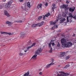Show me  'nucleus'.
Listing matches in <instances>:
<instances>
[{"instance_id":"obj_1","label":"nucleus","mask_w":76,"mask_h":76,"mask_svg":"<svg viewBox=\"0 0 76 76\" xmlns=\"http://www.w3.org/2000/svg\"><path fill=\"white\" fill-rule=\"evenodd\" d=\"M61 44H62V47L63 48H65V46L67 43L66 40L63 38L61 39Z\"/></svg>"},{"instance_id":"obj_2","label":"nucleus","mask_w":76,"mask_h":76,"mask_svg":"<svg viewBox=\"0 0 76 76\" xmlns=\"http://www.w3.org/2000/svg\"><path fill=\"white\" fill-rule=\"evenodd\" d=\"M59 73H61V74L60 75H58V76H69V74L68 73H65L64 72H63V71H61L60 72H59Z\"/></svg>"},{"instance_id":"obj_3","label":"nucleus","mask_w":76,"mask_h":76,"mask_svg":"<svg viewBox=\"0 0 76 76\" xmlns=\"http://www.w3.org/2000/svg\"><path fill=\"white\" fill-rule=\"evenodd\" d=\"M42 48H40L38 49L35 52V54H38V55H40V53L42 52Z\"/></svg>"},{"instance_id":"obj_4","label":"nucleus","mask_w":76,"mask_h":76,"mask_svg":"<svg viewBox=\"0 0 76 76\" xmlns=\"http://www.w3.org/2000/svg\"><path fill=\"white\" fill-rule=\"evenodd\" d=\"M51 62H52L50 64L47 65L46 66V69H48L49 67H51V66L53 65V64H54L55 63H54V59H52L51 60Z\"/></svg>"},{"instance_id":"obj_5","label":"nucleus","mask_w":76,"mask_h":76,"mask_svg":"<svg viewBox=\"0 0 76 76\" xmlns=\"http://www.w3.org/2000/svg\"><path fill=\"white\" fill-rule=\"evenodd\" d=\"M72 45H73V44L72 42H67L66 43L65 47H66L67 48V47H71Z\"/></svg>"},{"instance_id":"obj_6","label":"nucleus","mask_w":76,"mask_h":76,"mask_svg":"<svg viewBox=\"0 0 76 76\" xmlns=\"http://www.w3.org/2000/svg\"><path fill=\"white\" fill-rule=\"evenodd\" d=\"M69 16H68L66 18V19L67 20V22H69V18H74V17L73 16V15H72V13H69Z\"/></svg>"},{"instance_id":"obj_7","label":"nucleus","mask_w":76,"mask_h":76,"mask_svg":"<svg viewBox=\"0 0 76 76\" xmlns=\"http://www.w3.org/2000/svg\"><path fill=\"white\" fill-rule=\"evenodd\" d=\"M67 6H68V5H63L61 6V8L64 9L65 10H66L67 9Z\"/></svg>"},{"instance_id":"obj_8","label":"nucleus","mask_w":76,"mask_h":76,"mask_svg":"<svg viewBox=\"0 0 76 76\" xmlns=\"http://www.w3.org/2000/svg\"><path fill=\"white\" fill-rule=\"evenodd\" d=\"M20 37L22 38H25L26 37V34L23 32H22L21 33Z\"/></svg>"},{"instance_id":"obj_9","label":"nucleus","mask_w":76,"mask_h":76,"mask_svg":"<svg viewBox=\"0 0 76 76\" xmlns=\"http://www.w3.org/2000/svg\"><path fill=\"white\" fill-rule=\"evenodd\" d=\"M1 34H7V35H13V34L10 33H8L6 32H3L1 31Z\"/></svg>"},{"instance_id":"obj_10","label":"nucleus","mask_w":76,"mask_h":76,"mask_svg":"<svg viewBox=\"0 0 76 76\" xmlns=\"http://www.w3.org/2000/svg\"><path fill=\"white\" fill-rule=\"evenodd\" d=\"M63 18L61 17V15L60 14H59L58 15V17L56 18V22H58V21L60 20V19H61Z\"/></svg>"},{"instance_id":"obj_11","label":"nucleus","mask_w":76,"mask_h":76,"mask_svg":"<svg viewBox=\"0 0 76 76\" xmlns=\"http://www.w3.org/2000/svg\"><path fill=\"white\" fill-rule=\"evenodd\" d=\"M25 54V53H24V50H22L21 52H20L19 53V56H22L23 55H24Z\"/></svg>"},{"instance_id":"obj_12","label":"nucleus","mask_w":76,"mask_h":76,"mask_svg":"<svg viewBox=\"0 0 76 76\" xmlns=\"http://www.w3.org/2000/svg\"><path fill=\"white\" fill-rule=\"evenodd\" d=\"M4 12L5 15L7 16V17H10V15H9V13H8V12H7L6 10H4Z\"/></svg>"},{"instance_id":"obj_13","label":"nucleus","mask_w":76,"mask_h":76,"mask_svg":"<svg viewBox=\"0 0 76 76\" xmlns=\"http://www.w3.org/2000/svg\"><path fill=\"white\" fill-rule=\"evenodd\" d=\"M36 45V43H33V44H32V45H31L27 47V49H30V48H32V47L33 46H34V45Z\"/></svg>"},{"instance_id":"obj_14","label":"nucleus","mask_w":76,"mask_h":76,"mask_svg":"<svg viewBox=\"0 0 76 76\" xmlns=\"http://www.w3.org/2000/svg\"><path fill=\"white\" fill-rule=\"evenodd\" d=\"M26 5L25 4L22 5V8L23 10H28V9L26 8Z\"/></svg>"},{"instance_id":"obj_15","label":"nucleus","mask_w":76,"mask_h":76,"mask_svg":"<svg viewBox=\"0 0 76 76\" xmlns=\"http://www.w3.org/2000/svg\"><path fill=\"white\" fill-rule=\"evenodd\" d=\"M57 22L55 21V22L53 21H50V23L51 25H56V23H57Z\"/></svg>"},{"instance_id":"obj_16","label":"nucleus","mask_w":76,"mask_h":76,"mask_svg":"<svg viewBox=\"0 0 76 76\" xmlns=\"http://www.w3.org/2000/svg\"><path fill=\"white\" fill-rule=\"evenodd\" d=\"M69 11L70 12H74V11L75 10V7H74L73 8H69Z\"/></svg>"},{"instance_id":"obj_17","label":"nucleus","mask_w":76,"mask_h":76,"mask_svg":"<svg viewBox=\"0 0 76 76\" xmlns=\"http://www.w3.org/2000/svg\"><path fill=\"white\" fill-rule=\"evenodd\" d=\"M37 55H34L31 58V59H33V60H35V59H36V58H37Z\"/></svg>"},{"instance_id":"obj_18","label":"nucleus","mask_w":76,"mask_h":76,"mask_svg":"<svg viewBox=\"0 0 76 76\" xmlns=\"http://www.w3.org/2000/svg\"><path fill=\"white\" fill-rule=\"evenodd\" d=\"M61 19V20H60V23H63V22L65 20V18H62Z\"/></svg>"},{"instance_id":"obj_19","label":"nucleus","mask_w":76,"mask_h":76,"mask_svg":"<svg viewBox=\"0 0 76 76\" xmlns=\"http://www.w3.org/2000/svg\"><path fill=\"white\" fill-rule=\"evenodd\" d=\"M10 5L8 3L7 4L5 5V7L7 9H8V8H9L10 7Z\"/></svg>"},{"instance_id":"obj_20","label":"nucleus","mask_w":76,"mask_h":76,"mask_svg":"<svg viewBox=\"0 0 76 76\" xmlns=\"http://www.w3.org/2000/svg\"><path fill=\"white\" fill-rule=\"evenodd\" d=\"M29 71H28V72L27 73H26L24 75L22 76H28L29 75Z\"/></svg>"},{"instance_id":"obj_21","label":"nucleus","mask_w":76,"mask_h":76,"mask_svg":"<svg viewBox=\"0 0 76 76\" xmlns=\"http://www.w3.org/2000/svg\"><path fill=\"white\" fill-rule=\"evenodd\" d=\"M37 9H39V8H41L42 7V4H39L37 6Z\"/></svg>"},{"instance_id":"obj_22","label":"nucleus","mask_w":76,"mask_h":76,"mask_svg":"<svg viewBox=\"0 0 76 76\" xmlns=\"http://www.w3.org/2000/svg\"><path fill=\"white\" fill-rule=\"evenodd\" d=\"M65 52H64L62 53H61L60 55V57H63V56L65 55Z\"/></svg>"},{"instance_id":"obj_23","label":"nucleus","mask_w":76,"mask_h":76,"mask_svg":"<svg viewBox=\"0 0 76 76\" xmlns=\"http://www.w3.org/2000/svg\"><path fill=\"white\" fill-rule=\"evenodd\" d=\"M6 24H7L8 25H12V23L9 22V21H6Z\"/></svg>"},{"instance_id":"obj_24","label":"nucleus","mask_w":76,"mask_h":76,"mask_svg":"<svg viewBox=\"0 0 76 76\" xmlns=\"http://www.w3.org/2000/svg\"><path fill=\"white\" fill-rule=\"evenodd\" d=\"M37 26H38L37 24H34L32 25L31 26V27H32V28H35V27H37Z\"/></svg>"},{"instance_id":"obj_25","label":"nucleus","mask_w":76,"mask_h":76,"mask_svg":"<svg viewBox=\"0 0 76 76\" xmlns=\"http://www.w3.org/2000/svg\"><path fill=\"white\" fill-rule=\"evenodd\" d=\"M37 26H42L43 25V23L41 22L40 23H39L38 24H37Z\"/></svg>"},{"instance_id":"obj_26","label":"nucleus","mask_w":76,"mask_h":76,"mask_svg":"<svg viewBox=\"0 0 76 76\" xmlns=\"http://www.w3.org/2000/svg\"><path fill=\"white\" fill-rule=\"evenodd\" d=\"M52 6L53 7H52V9L53 10V11H54V9L56 8V5L54 4H53L52 5Z\"/></svg>"},{"instance_id":"obj_27","label":"nucleus","mask_w":76,"mask_h":76,"mask_svg":"<svg viewBox=\"0 0 76 76\" xmlns=\"http://www.w3.org/2000/svg\"><path fill=\"white\" fill-rule=\"evenodd\" d=\"M27 6L28 7H31V4L29 3V2H28L27 3Z\"/></svg>"},{"instance_id":"obj_28","label":"nucleus","mask_w":76,"mask_h":76,"mask_svg":"<svg viewBox=\"0 0 76 76\" xmlns=\"http://www.w3.org/2000/svg\"><path fill=\"white\" fill-rule=\"evenodd\" d=\"M69 66H70V65L69 64H67L64 67V68L67 69V68H68Z\"/></svg>"},{"instance_id":"obj_29","label":"nucleus","mask_w":76,"mask_h":76,"mask_svg":"<svg viewBox=\"0 0 76 76\" xmlns=\"http://www.w3.org/2000/svg\"><path fill=\"white\" fill-rule=\"evenodd\" d=\"M42 18V16H39L38 18V20H41V18Z\"/></svg>"},{"instance_id":"obj_30","label":"nucleus","mask_w":76,"mask_h":76,"mask_svg":"<svg viewBox=\"0 0 76 76\" xmlns=\"http://www.w3.org/2000/svg\"><path fill=\"white\" fill-rule=\"evenodd\" d=\"M52 44V42H50L48 45V48H50L51 47V44Z\"/></svg>"},{"instance_id":"obj_31","label":"nucleus","mask_w":76,"mask_h":76,"mask_svg":"<svg viewBox=\"0 0 76 76\" xmlns=\"http://www.w3.org/2000/svg\"><path fill=\"white\" fill-rule=\"evenodd\" d=\"M12 2L13 1H10L8 3V4L11 6V4L12 3Z\"/></svg>"},{"instance_id":"obj_32","label":"nucleus","mask_w":76,"mask_h":76,"mask_svg":"<svg viewBox=\"0 0 76 76\" xmlns=\"http://www.w3.org/2000/svg\"><path fill=\"white\" fill-rule=\"evenodd\" d=\"M57 25H56L53 26V27H52V29H54V28H57Z\"/></svg>"},{"instance_id":"obj_33","label":"nucleus","mask_w":76,"mask_h":76,"mask_svg":"<svg viewBox=\"0 0 76 76\" xmlns=\"http://www.w3.org/2000/svg\"><path fill=\"white\" fill-rule=\"evenodd\" d=\"M17 22L20 23H22V22H23V21H22L21 20H19L17 21Z\"/></svg>"},{"instance_id":"obj_34","label":"nucleus","mask_w":76,"mask_h":76,"mask_svg":"<svg viewBox=\"0 0 76 76\" xmlns=\"http://www.w3.org/2000/svg\"><path fill=\"white\" fill-rule=\"evenodd\" d=\"M50 15V13H48L47 14L45 15V16L46 17H48V16Z\"/></svg>"},{"instance_id":"obj_35","label":"nucleus","mask_w":76,"mask_h":76,"mask_svg":"<svg viewBox=\"0 0 76 76\" xmlns=\"http://www.w3.org/2000/svg\"><path fill=\"white\" fill-rule=\"evenodd\" d=\"M66 14H63V17H66Z\"/></svg>"},{"instance_id":"obj_36","label":"nucleus","mask_w":76,"mask_h":76,"mask_svg":"<svg viewBox=\"0 0 76 76\" xmlns=\"http://www.w3.org/2000/svg\"><path fill=\"white\" fill-rule=\"evenodd\" d=\"M58 44L57 45V47H60V44L59 42L58 43Z\"/></svg>"},{"instance_id":"obj_37","label":"nucleus","mask_w":76,"mask_h":76,"mask_svg":"<svg viewBox=\"0 0 76 76\" xmlns=\"http://www.w3.org/2000/svg\"><path fill=\"white\" fill-rule=\"evenodd\" d=\"M69 58H70V57L69 56H67L66 58V60H68V59H69Z\"/></svg>"},{"instance_id":"obj_38","label":"nucleus","mask_w":76,"mask_h":76,"mask_svg":"<svg viewBox=\"0 0 76 76\" xmlns=\"http://www.w3.org/2000/svg\"><path fill=\"white\" fill-rule=\"evenodd\" d=\"M39 74L40 75H42V72H41L39 73Z\"/></svg>"},{"instance_id":"obj_39","label":"nucleus","mask_w":76,"mask_h":76,"mask_svg":"<svg viewBox=\"0 0 76 76\" xmlns=\"http://www.w3.org/2000/svg\"><path fill=\"white\" fill-rule=\"evenodd\" d=\"M45 5L46 6H48V3H47V2H46L45 4Z\"/></svg>"},{"instance_id":"obj_40","label":"nucleus","mask_w":76,"mask_h":76,"mask_svg":"<svg viewBox=\"0 0 76 76\" xmlns=\"http://www.w3.org/2000/svg\"><path fill=\"white\" fill-rule=\"evenodd\" d=\"M69 2H70L69 1H66V3H67V4H69Z\"/></svg>"},{"instance_id":"obj_41","label":"nucleus","mask_w":76,"mask_h":76,"mask_svg":"<svg viewBox=\"0 0 76 76\" xmlns=\"http://www.w3.org/2000/svg\"><path fill=\"white\" fill-rule=\"evenodd\" d=\"M50 53H51L53 52V50H50L49 51Z\"/></svg>"},{"instance_id":"obj_42","label":"nucleus","mask_w":76,"mask_h":76,"mask_svg":"<svg viewBox=\"0 0 76 76\" xmlns=\"http://www.w3.org/2000/svg\"><path fill=\"white\" fill-rule=\"evenodd\" d=\"M19 1H20V2H23V0H19Z\"/></svg>"},{"instance_id":"obj_43","label":"nucleus","mask_w":76,"mask_h":76,"mask_svg":"<svg viewBox=\"0 0 76 76\" xmlns=\"http://www.w3.org/2000/svg\"><path fill=\"white\" fill-rule=\"evenodd\" d=\"M49 48L50 49V50H53V48H52V47Z\"/></svg>"},{"instance_id":"obj_44","label":"nucleus","mask_w":76,"mask_h":76,"mask_svg":"<svg viewBox=\"0 0 76 76\" xmlns=\"http://www.w3.org/2000/svg\"><path fill=\"white\" fill-rule=\"evenodd\" d=\"M3 8V7L1 5L0 6V9H2Z\"/></svg>"},{"instance_id":"obj_45","label":"nucleus","mask_w":76,"mask_h":76,"mask_svg":"<svg viewBox=\"0 0 76 76\" xmlns=\"http://www.w3.org/2000/svg\"><path fill=\"white\" fill-rule=\"evenodd\" d=\"M43 19H44V20H45V15H44V16L43 18Z\"/></svg>"},{"instance_id":"obj_46","label":"nucleus","mask_w":76,"mask_h":76,"mask_svg":"<svg viewBox=\"0 0 76 76\" xmlns=\"http://www.w3.org/2000/svg\"><path fill=\"white\" fill-rule=\"evenodd\" d=\"M32 44V43L31 42V41H30L29 42V45H31Z\"/></svg>"},{"instance_id":"obj_47","label":"nucleus","mask_w":76,"mask_h":76,"mask_svg":"<svg viewBox=\"0 0 76 76\" xmlns=\"http://www.w3.org/2000/svg\"><path fill=\"white\" fill-rule=\"evenodd\" d=\"M73 19H76V15H75V17H73Z\"/></svg>"},{"instance_id":"obj_48","label":"nucleus","mask_w":76,"mask_h":76,"mask_svg":"<svg viewBox=\"0 0 76 76\" xmlns=\"http://www.w3.org/2000/svg\"><path fill=\"white\" fill-rule=\"evenodd\" d=\"M54 40H52L50 42H52H52H54Z\"/></svg>"},{"instance_id":"obj_49","label":"nucleus","mask_w":76,"mask_h":76,"mask_svg":"<svg viewBox=\"0 0 76 76\" xmlns=\"http://www.w3.org/2000/svg\"><path fill=\"white\" fill-rule=\"evenodd\" d=\"M55 45L54 43H53L52 44V45L53 46H54Z\"/></svg>"},{"instance_id":"obj_50","label":"nucleus","mask_w":76,"mask_h":76,"mask_svg":"<svg viewBox=\"0 0 76 76\" xmlns=\"http://www.w3.org/2000/svg\"><path fill=\"white\" fill-rule=\"evenodd\" d=\"M26 15H27V14H28V12H26Z\"/></svg>"},{"instance_id":"obj_51","label":"nucleus","mask_w":76,"mask_h":76,"mask_svg":"<svg viewBox=\"0 0 76 76\" xmlns=\"http://www.w3.org/2000/svg\"><path fill=\"white\" fill-rule=\"evenodd\" d=\"M28 51V50H24V52H25V53H26V52H27Z\"/></svg>"},{"instance_id":"obj_52","label":"nucleus","mask_w":76,"mask_h":76,"mask_svg":"<svg viewBox=\"0 0 76 76\" xmlns=\"http://www.w3.org/2000/svg\"><path fill=\"white\" fill-rule=\"evenodd\" d=\"M6 0H2V1H3L4 2H5V1H6Z\"/></svg>"},{"instance_id":"obj_53","label":"nucleus","mask_w":76,"mask_h":76,"mask_svg":"<svg viewBox=\"0 0 76 76\" xmlns=\"http://www.w3.org/2000/svg\"><path fill=\"white\" fill-rule=\"evenodd\" d=\"M75 34H74L73 35V37H75Z\"/></svg>"},{"instance_id":"obj_54","label":"nucleus","mask_w":76,"mask_h":76,"mask_svg":"<svg viewBox=\"0 0 76 76\" xmlns=\"http://www.w3.org/2000/svg\"><path fill=\"white\" fill-rule=\"evenodd\" d=\"M59 1H61V0H58Z\"/></svg>"},{"instance_id":"obj_55","label":"nucleus","mask_w":76,"mask_h":76,"mask_svg":"<svg viewBox=\"0 0 76 76\" xmlns=\"http://www.w3.org/2000/svg\"><path fill=\"white\" fill-rule=\"evenodd\" d=\"M41 70V69H39V71H40Z\"/></svg>"},{"instance_id":"obj_56","label":"nucleus","mask_w":76,"mask_h":76,"mask_svg":"<svg viewBox=\"0 0 76 76\" xmlns=\"http://www.w3.org/2000/svg\"><path fill=\"white\" fill-rule=\"evenodd\" d=\"M1 59H0V61H1Z\"/></svg>"}]
</instances>
